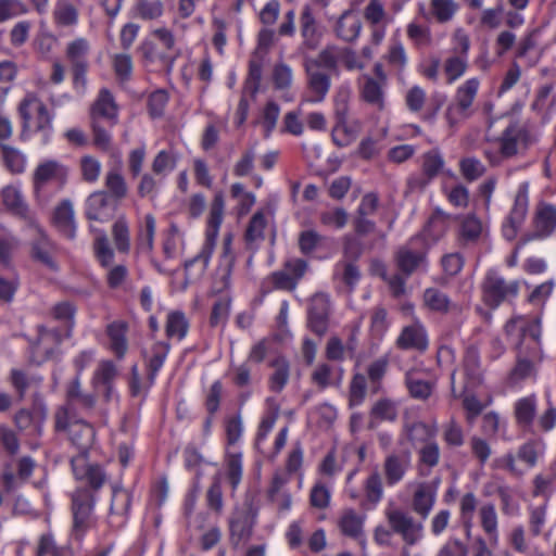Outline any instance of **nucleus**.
Instances as JSON below:
<instances>
[{
	"label": "nucleus",
	"instance_id": "6e6552de",
	"mask_svg": "<svg viewBox=\"0 0 556 556\" xmlns=\"http://www.w3.org/2000/svg\"><path fill=\"white\" fill-rule=\"evenodd\" d=\"M386 519L395 534H399L405 545L412 546L418 543L424 533V525L415 521L413 516L400 508L386 510Z\"/></svg>",
	"mask_w": 556,
	"mask_h": 556
},
{
	"label": "nucleus",
	"instance_id": "49530a36",
	"mask_svg": "<svg viewBox=\"0 0 556 556\" xmlns=\"http://www.w3.org/2000/svg\"><path fill=\"white\" fill-rule=\"evenodd\" d=\"M404 430L408 441L412 443L416 442H430L435 437L437 430L434 427H430L422 421H416L413 424H406Z\"/></svg>",
	"mask_w": 556,
	"mask_h": 556
},
{
	"label": "nucleus",
	"instance_id": "dca6fc26",
	"mask_svg": "<svg viewBox=\"0 0 556 556\" xmlns=\"http://www.w3.org/2000/svg\"><path fill=\"white\" fill-rule=\"evenodd\" d=\"M68 438L78 450V455L72 457L71 465L73 466V462L78 458H83L84 464H88L87 455L94 441L93 427L84 420H75L70 426Z\"/></svg>",
	"mask_w": 556,
	"mask_h": 556
},
{
	"label": "nucleus",
	"instance_id": "a19ab883",
	"mask_svg": "<svg viewBox=\"0 0 556 556\" xmlns=\"http://www.w3.org/2000/svg\"><path fill=\"white\" fill-rule=\"evenodd\" d=\"M156 222L152 214H147L143 225L139 227L137 236L138 249L142 252H151L154 247Z\"/></svg>",
	"mask_w": 556,
	"mask_h": 556
},
{
	"label": "nucleus",
	"instance_id": "7ed1b4c3",
	"mask_svg": "<svg viewBox=\"0 0 556 556\" xmlns=\"http://www.w3.org/2000/svg\"><path fill=\"white\" fill-rule=\"evenodd\" d=\"M224 214V198L223 195L216 194L210 210L208 216V229L206 231L205 241L200 250V252L192 258L188 260L184 264V268L186 271L187 279L189 278L190 270L194 265H199L197 269V276H202L206 270L211 256L215 247V238L218 232V228L223 220Z\"/></svg>",
	"mask_w": 556,
	"mask_h": 556
},
{
	"label": "nucleus",
	"instance_id": "bb28decb",
	"mask_svg": "<svg viewBox=\"0 0 556 556\" xmlns=\"http://www.w3.org/2000/svg\"><path fill=\"white\" fill-rule=\"evenodd\" d=\"M459 219L458 242L460 245L466 247L475 244L481 237L482 223L475 214L465 216H456Z\"/></svg>",
	"mask_w": 556,
	"mask_h": 556
},
{
	"label": "nucleus",
	"instance_id": "a211bd4d",
	"mask_svg": "<svg viewBox=\"0 0 556 556\" xmlns=\"http://www.w3.org/2000/svg\"><path fill=\"white\" fill-rule=\"evenodd\" d=\"M465 376V391L475 389L483 383L484 369L481 365L480 353L477 346L469 345L463 358Z\"/></svg>",
	"mask_w": 556,
	"mask_h": 556
},
{
	"label": "nucleus",
	"instance_id": "774afa93",
	"mask_svg": "<svg viewBox=\"0 0 556 556\" xmlns=\"http://www.w3.org/2000/svg\"><path fill=\"white\" fill-rule=\"evenodd\" d=\"M468 545L458 538H450L439 549L437 556H468Z\"/></svg>",
	"mask_w": 556,
	"mask_h": 556
},
{
	"label": "nucleus",
	"instance_id": "4be33fe9",
	"mask_svg": "<svg viewBox=\"0 0 556 556\" xmlns=\"http://www.w3.org/2000/svg\"><path fill=\"white\" fill-rule=\"evenodd\" d=\"M46 410L41 408H22L14 415V424L25 434L37 438L42 434Z\"/></svg>",
	"mask_w": 556,
	"mask_h": 556
},
{
	"label": "nucleus",
	"instance_id": "338daca9",
	"mask_svg": "<svg viewBox=\"0 0 556 556\" xmlns=\"http://www.w3.org/2000/svg\"><path fill=\"white\" fill-rule=\"evenodd\" d=\"M116 376L117 369L114 363L112 361H102L93 374L92 384L97 388L100 384L113 383Z\"/></svg>",
	"mask_w": 556,
	"mask_h": 556
},
{
	"label": "nucleus",
	"instance_id": "5701e85b",
	"mask_svg": "<svg viewBox=\"0 0 556 556\" xmlns=\"http://www.w3.org/2000/svg\"><path fill=\"white\" fill-rule=\"evenodd\" d=\"M65 405L75 410L90 412L96 405V396L91 393H86L81 389L80 377L78 375L70 381L65 391Z\"/></svg>",
	"mask_w": 556,
	"mask_h": 556
},
{
	"label": "nucleus",
	"instance_id": "2f4dec72",
	"mask_svg": "<svg viewBox=\"0 0 556 556\" xmlns=\"http://www.w3.org/2000/svg\"><path fill=\"white\" fill-rule=\"evenodd\" d=\"M480 525L484 533L489 536L491 546L498 544V518L495 505L492 503L483 504L479 508Z\"/></svg>",
	"mask_w": 556,
	"mask_h": 556
},
{
	"label": "nucleus",
	"instance_id": "e2e57ef3",
	"mask_svg": "<svg viewBox=\"0 0 556 556\" xmlns=\"http://www.w3.org/2000/svg\"><path fill=\"white\" fill-rule=\"evenodd\" d=\"M457 5L453 0H431V14L440 23H446L454 16Z\"/></svg>",
	"mask_w": 556,
	"mask_h": 556
},
{
	"label": "nucleus",
	"instance_id": "7c9ffc66",
	"mask_svg": "<svg viewBox=\"0 0 556 556\" xmlns=\"http://www.w3.org/2000/svg\"><path fill=\"white\" fill-rule=\"evenodd\" d=\"M128 325L123 320H115L108 325L106 334L110 339V348L117 358H123L128 350L126 333Z\"/></svg>",
	"mask_w": 556,
	"mask_h": 556
},
{
	"label": "nucleus",
	"instance_id": "72a5a7b5",
	"mask_svg": "<svg viewBox=\"0 0 556 556\" xmlns=\"http://www.w3.org/2000/svg\"><path fill=\"white\" fill-rule=\"evenodd\" d=\"M56 228L67 238L75 237L74 208L70 200L62 201L54 211L53 217Z\"/></svg>",
	"mask_w": 556,
	"mask_h": 556
},
{
	"label": "nucleus",
	"instance_id": "37998d69",
	"mask_svg": "<svg viewBox=\"0 0 556 556\" xmlns=\"http://www.w3.org/2000/svg\"><path fill=\"white\" fill-rule=\"evenodd\" d=\"M112 237L115 248L121 253L130 250V232L125 216H119L112 226Z\"/></svg>",
	"mask_w": 556,
	"mask_h": 556
},
{
	"label": "nucleus",
	"instance_id": "9d476101",
	"mask_svg": "<svg viewBox=\"0 0 556 556\" xmlns=\"http://www.w3.org/2000/svg\"><path fill=\"white\" fill-rule=\"evenodd\" d=\"M504 330L508 337L516 336L518 338L517 348L528 345L533 356L540 353L541 327L539 321H529L521 317L511 318L506 323Z\"/></svg>",
	"mask_w": 556,
	"mask_h": 556
},
{
	"label": "nucleus",
	"instance_id": "c85d7f7f",
	"mask_svg": "<svg viewBox=\"0 0 556 556\" xmlns=\"http://www.w3.org/2000/svg\"><path fill=\"white\" fill-rule=\"evenodd\" d=\"M300 30L303 38V47L314 50L319 43L317 22L311 7L305 5L300 15Z\"/></svg>",
	"mask_w": 556,
	"mask_h": 556
},
{
	"label": "nucleus",
	"instance_id": "1a4fd4ad",
	"mask_svg": "<svg viewBox=\"0 0 556 556\" xmlns=\"http://www.w3.org/2000/svg\"><path fill=\"white\" fill-rule=\"evenodd\" d=\"M257 510L251 501H245L240 507H237L229 519L230 541L232 545L247 542L255 525Z\"/></svg>",
	"mask_w": 556,
	"mask_h": 556
},
{
	"label": "nucleus",
	"instance_id": "e433bc0d",
	"mask_svg": "<svg viewBox=\"0 0 556 556\" xmlns=\"http://www.w3.org/2000/svg\"><path fill=\"white\" fill-rule=\"evenodd\" d=\"M452 218V215L435 207L425 228L426 235L434 241L441 239L447 231Z\"/></svg>",
	"mask_w": 556,
	"mask_h": 556
},
{
	"label": "nucleus",
	"instance_id": "f8f14e48",
	"mask_svg": "<svg viewBox=\"0 0 556 556\" xmlns=\"http://www.w3.org/2000/svg\"><path fill=\"white\" fill-rule=\"evenodd\" d=\"M556 229V207L549 203H541L535 208L533 231L521 237V243L544 239Z\"/></svg>",
	"mask_w": 556,
	"mask_h": 556
},
{
	"label": "nucleus",
	"instance_id": "c756f323",
	"mask_svg": "<svg viewBox=\"0 0 556 556\" xmlns=\"http://www.w3.org/2000/svg\"><path fill=\"white\" fill-rule=\"evenodd\" d=\"M31 254L34 260L40 262L49 269L58 270V264L54 261L55 247L41 231L33 242Z\"/></svg>",
	"mask_w": 556,
	"mask_h": 556
},
{
	"label": "nucleus",
	"instance_id": "864d4df0",
	"mask_svg": "<svg viewBox=\"0 0 556 556\" xmlns=\"http://www.w3.org/2000/svg\"><path fill=\"white\" fill-rule=\"evenodd\" d=\"M477 506L478 500L472 492H468L462 496L459 502V513L464 522L466 535L468 538L470 536L472 518Z\"/></svg>",
	"mask_w": 556,
	"mask_h": 556
},
{
	"label": "nucleus",
	"instance_id": "2eb2a0df",
	"mask_svg": "<svg viewBox=\"0 0 556 556\" xmlns=\"http://www.w3.org/2000/svg\"><path fill=\"white\" fill-rule=\"evenodd\" d=\"M412 466V453L408 450L391 453L383 462V475L387 485L393 486L401 482Z\"/></svg>",
	"mask_w": 556,
	"mask_h": 556
},
{
	"label": "nucleus",
	"instance_id": "0e129e2a",
	"mask_svg": "<svg viewBox=\"0 0 556 556\" xmlns=\"http://www.w3.org/2000/svg\"><path fill=\"white\" fill-rule=\"evenodd\" d=\"M426 305L432 311L447 312L450 307L448 296L435 288H428L424 293Z\"/></svg>",
	"mask_w": 556,
	"mask_h": 556
},
{
	"label": "nucleus",
	"instance_id": "79ce46f5",
	"mask_svg": "<svg viewBox=\"0 0 556 556\" xmlns=\"http://www.w3.org/2000/svg\"><path fill=\"white\" fill-rule=\"evenodd\" d=\"M317 65V70L328 73L336 72L338 68V53L336 47H327L321 50L314 59H306L304 66Z\"/></svg>",
	"mask_w": 556,
	"mask_h": 556
},
{
	"label": "nucleus",
	"instance_id": "c03bdc74",
	"mask_svg": "<svg viewBox=\"0 0 556 556\" xmlns=\"http://www.w3.org/2000/svg\"><path fill=\"white\" fill-rule=\"evenodd\" d=\"M271 366L274 367V372L269 378V389L279 393L289 380L290 366L283 357L276 358Z\"/></svg>",
	"mask_w": 556,
	"mask_h": 556
},
{
	"label": "nucleus",
	"instance_id": "603ef678",
	"mask_svg": "<svg viewBox=\"0 0 556 556\" xmlns=\"http://www.w3.org/2000/svg\"><path fill=\"white\" fill-rule=\"evenodd\" d=\"M2 201L8 210L12 213L25 216L27 213V205L18 189L12 186H7L2 190Z\"/></svg>",
	"mask_w": 556,
	"mask_h": 556
},
{
	"label": "nucleus",
	"instance_id": "0eeeda50",
	"mask_svg": "<svg viewBox=\"0 0 556 556\" xmlns=\"http://www.w3.org/2000/svg\"><path fill=\"white\" fill-rule=\"evenodd\" d=\"M386 519L395 534H399L405 545L412 546L418 543L424 533V525L415 521L413 516L400 508L386 510Z\"/></svg>",
	"mask_w": 556,
	"mask_h": 556
},
{
	"label": "nucleus",
	"instance_id": "cd10ccee",
	"mask_svg": "<svg viewBox=\"0 0 556 556\" xmlns=\"http://www.w3.org/2000/svg\"><path fill=\"white\" fill-rule=\"evenodd\" d=\"M366 520L365 515L356 513L352 508L344 509L340 519L339 528L341 532L349 538L365 541L364 538V523Z\"/></svg>",
	"mask_w": 556,
	"mask_h": 556
},
{
	"label": "nucleus",
	"instance_id": "423d86ee",
	"mask_svg": "<svg viewBox=\"0 0 556 556\" xmlns=\"http://www.w3.org/2000/svg\"><path fill=\"white\" fill-rule=\"evenodd\" d=\"M399 270L409 277L419 268L427 265V247L420 236L412 238L406 244L399 248L394 255Z\"/></svg>",
	"mask_w": 556,
	"mask_h": 556
},
{
	"label": "nucleus",
	"instance_id": "69168bd1",
	"mask_svg": "<svg viewBox=\"0 0 556 556\" xmlns=\"http://www.w3.org/2000/svg\"><path fill=\"white\" fill-rule=\"evenodd\" d=\"M460 173L468 181H473L483 176L485 166L476 157H464L459 162Z\"/></svg>",
	"mask_w": 556,
	"mask_h": 556
},
{
	"label": "nucleus",
	"instance_id": "58836bf2",
	"mask_svg": "<svg viewBox=\"0 0 556 556\" xmlns=\"http://www.w3.org/2000/svg\"><path fill=\"white\" fill-rule=\"evenodd\" d=\"M91 231L96 233V238L93 241V252L103 267H109L113 264L114 261V251L110 247L108 236L104 230L96 229L90 227Z\"/></svg>",
	"mask_w": 556,
	"mask_h": 556
},
{
	"label": "nucleus",
	"instance_id": "a18cd8bd",
	"mask_svg": "<svg viewBox=\"0 0 556 556\" xmlns=\"http://www.w3.org/2000/svg\"><path fill=\"white\" fill-rule=\"evenodd\" d=\"M169 351V344L165 342H156L152 346V355L148 359L147 365L149 369L148 378L150 383L152 384L155 380V377L159 370L162 368L167 354Z\"/></svg>",
	"mask_w": 556,
	"mask_h": 556
},
{
	"label": "nucleus",
	"instance_id": "393cba45",
	"mask_svg": "<svg viewBox=\"0 0 556 556\" xmlns=\"http://www.w3.org/2000/svg\"><path fill=\"white\" fill-rule=\"evenodd\" d=\"M362 22L357 13L348 10L338 18L334 33L338 38L345 42L355 41L361 33Z\"/></svg>",
	"mask_w": 556,
	"mask_h": 556
},
{
	"label": "nucleus",
	"instance_id": "c9c22d12",
	"mask_svg": "<svg viewBox=\"0 0 556 556\" xmlns=\"http://www.w3.org/2000/svg\"><path fill=\"white\" fill-rule=\"evenodd\" d=\"M518 350V361L513 369V377L516 379H525L530 377L534 371L533 362L540 361L542 357V350L540 349V353L538 355H532L531 350L528 349V345L519 346Z\"/></svg>",
	"mask_w": 556,
	"mask_h": 556
},
{
	"label": "nucleus",
	"instance_id": "ea45409f",
	"mask_svg": "<svg viewBox=\"0 0 556 556\" xmlns=\"http://www.w3.org/2000/svg\"><path fill=\"white\" fill-rule=\"evenodd\" d=\"M528 189L529 184L523 182L519 186L516 193L514 206L507 217V220L514 225L521 226L526 217L528 211Z\"/></svg>",
	"mask_w": 556,
	"mask_h": 556
},
{
	"label": "nucleus",
	"instance_id": "6ab92c4d",
	"mask_svg": "<svg viewBox=\"0 0 556 556\" xmlns=\"http://www.w3.org/2000/svg\"><path fill=\"white\" fill-rule=\"evenodd\" d=\"M479 85L480 83L477 78H470L457 88L455 104H451L446 111V116L451 124L453 123V111H456L463 117H468L470 115L469 109L477 96Z\"/></svg>",
	"mask_w": 556,
	"mask_h": 556
},
{
	"label": "nucleus",
	"instance_id": "aec40b11",
	"mask_svg": "<svg viewBox=\"0 0 556 556\" xmlns=\"http://www.w3.org/2000/svg\"><path fill=\"white\" fill-rule=\"evenodd\" d=\"M307 76L308 102L325 100L331 86L330 73L317 70V65L304 66Z\"/></svg>",
	"mask_w": 556,
	"mask_h": 556
},
{
	"label": "nucleus",
	"instance_id": "a878e982",
	"mask_svg": "<svg viewBox=\"0 0 556 556\" xmlns=\"http://www.w3.org/2000/svg\"><path fill=\"white\" fill-rule=\"evenodd\" d=\"M404 382L410 397L418 401H427L435 389V382L421 379L415 368L405 372Z\"/></svg>",
	"mask_w": 556,
	"mask_h": 556
},
{
	"label": "nucleus",
	"instance_id": "9b49d317",
	"mask_svg": "<svg viewBox=\"0 0 556 556\" xmlns=\"http://www.w3.org/2000/svg\"><path fill=\"white\" fill-rule=\"evenodd\" d=\"M331 313L330 298L326 293L314 294L308 303L307 326L317 336L323 337L329 326Z\"/></svg>",
	"mask_w": 556,
	"mask_h": 556
},
{
	"label": "nucleus",
	"instance_id": "f257e3e1",
	"mask_svg": "<svg viewBox=\"0 0 556 556\" xmlns=\"http://www.w3.org/2000/svg\"><path fill=\"white\" fill-rule=\"evenodd\" d=\"M73 473L77 480L85 482L71 494L72 535L80 540L96 522L93 510L97 493L106 482V475L99 465L84 464L83 458L73 462Z\"/></svg>",
	"mask_w": 556,
	"mask_h": 556
},
{
	"label": "nucleus",
	"instance_id": "052dcab7",
	"mask_svg": "<svg viewBox=\"0 0 556 556\" xmlns=\"http://www.w3.org/2000/svg\"><path fill=\"white\" fill-rule=\"evenodd\" d=\"M89 42L78 38L67 45L66 56L72 65L88 63Z\"/></svg>",
	"mask_w": 556,
	"mask_h": 556
},
{
	"label": "nucleus",
	"instance_id": "5fc2aeb1",
	"mask_svg": "<svg viewBox=\"0 0 556 556\" xmlns=\"http://www.w3.org/2000/svg\"><path fill=\"white\" fill-rule=\"evenodd\" d=\"M357 137V130L355 127L350 126L348 121L336 122V125L331 131V138L333 143L339 148L350 146Z\"/></svg>",
	"mask_w": 556,
	"mask_h": 556
},
{
	"label": "nucleus",
	"instance_id": "4d7b16f0",
	"mask_svg": "<svg viewBox=\"0 0 556 556\" xmlns=\"http://www.w3.org/2000/svg\"><path fill=\"white\" fill-rule=\"evenodd\" d=\"M188 321L181 312L169 313L166 320V334L169 338L181 340L188 331Z\"/></svg>",
	"mask_w": 556,
	"mask_h": 556
},
{
	"label": "nucleus",
	"instance_id": "13d9d810",
	"mask_svg": "<svg viewBox=\"0 0 556 556\" xmlns=\"http://www.w3.org/2000/svg\"><path fill=\"white\" fill-rule=\"evenodd\" d=\"M367 380L362 374H355L349 388V404L351 407L361 405L366 396Z\"/></svg>",
	"mask_w": 556,
	"mask_h": 556
},
{
	"label": "nucleus",
	"instance_id": "ddd939ff",
	"mask_svg": "<svg viewBox=\"0 0 556 556\" xmlns=\"http://www.w3.org/2000/svg\"><path fill=\"white\" fill-rule=\"evenodd\" d=\"M118 203L106 191H96L86 201V217L101 223L109 222L115 214Z\"/></svg>",
	"mask_w": 556,
	"mask_h": 556
},
{
	"label": "nucleus",
	"instance_id": "de8ad7c7",
	"mask_svg": "<svg viewBox=\"0 0 556 556\" xmlns=\"http://www.w3.org/2000/svg\"><path fill=\"white\" fill-rule=\"evenodd\" d=\"M105 187L109 195L117 203L126 198L128 187L125 178L117 170H109L105 175Z\"/></svg>",
	"mask_w": 556,
	"mask_h": 556
},
{
	"label": "nucleus",
	"instance_id": "6e6d98bb",
	"mask_svg": "<svg viewBox=\"0 0 556 556\" xmlns=\"http://www.w3.org/2000/svg\"><path fill=\"white\" fill-rule=\"evenodd\" d=\"M365 497L368 503L376 506L383 497V484L378 471L371 472L364 483Z\"/></svg>",
	"mask_w": 556,
	"mask_h": 556
},
{
	"label": "nucleus",
	"instance_id": "4c0bfd02",
	"mask_svg": "<svg viewBox=\"0 0 556 556\" xmlns=\"http://www.w3.org/2000/svg\"><path fill=\"white\" fill-rule=\"evenodd\" d=\"M36 556H74V551L71 544L58 545L51 533H45L38 540Z\"/></svg>",
	"mask_w": 556,
	"mask_h": 556
},
{
	"label": "nucleus",
	"instance_id": "3c124183",
	"mask_svg": "<svg viewBox=\"0 0 556 556\" xmlns=\"http://www.w3.org/2000/svg\"><path fill=\"white\" fill-rule=\"evenodd\" d=\"M386 84L377 81L375 78L366 77L362 87L363 99L379 109L383 108V87Z\"/></svg>",
	"mask_w": 556,
	"mask_h": 556
},
{
	"label": "nucleus",
	"instance_id": "f704fd0d",
	"mask_svg": "<svg viewBox=\"0 0 556 556\" xmlns=\"http://www.w3.org/2000/svg\"><path fill=\"white\" fill-rule=\"evenodd\" d=\"M434 503L435 492L432 488L427 483L419 484L413 495V510L422 519H426L432 510Z\"/></svg>",
	"mask_w": 556,
	"mask_h": 556
},
{
	"label": "nucleus",
	"instance_id": "20e7f679",
	"mask_svg": "<svg viewBox=\"0 0 556 556\" xmlns=\"http://www.w3.org/2000/svg\"><path fill=\"white\" fill-rule=\"evenodd\" d=\"M482 300L491 308L517 296L519 282L506 281L496 270H489L481 285Z\"/></svg>",
	"mask_w": 556,
	"mask_h": 556
},
{
	"label": "nucleus",
	"instance_id": "39448f33",
	"mask_svg": "<svg viewBox=\"0 0 556 556\" xmlns=\"http://www.w3.org/2000/svg\"><path fill=\"white\" fill-rule=\"evenodd\" d=\"M18 113L23 119V131H50L52 114L47 105L34 94L25 97L18 105Z\"/></svg>",
	"mask_w": 556,
	"mask_h": 556
},
{
	"label": "nucleus",
	"instance_id": "b1692460",
	"mask_svg": "<svg viewBox=\"0 0 556 556\" xmlns=\"http://www.w3.org/2000/svg\"><path fill=\"white\" fill-rule=\"evenodd\" d=\"M396 346L402 350L425 351L428 348L426 331L419 324L406 326L396 340Z\"/></svg>",
	"mask_w": 556,
	"mask_h": 556
},
{
	"label": "nucleus",
	"instance_id": "f03ea898",
	"mask_svg": "<svg viewBox=\"0 0 556 556\" xmlns=\"http://www.w3.org/2000/svg\"><path fill=\"white\" fill-rule=\"evenodd\" d=\"M534 141V137L525 123L510 121L495 139L497 153L485 152L492 165H498L502 159H511L523 153Z\"/></svg>",
	"mask_w": 556,
	"mask_h": 556
},
{
	"label": "nucleus",
	"instance_id": "473e14b6",
	"mask_svg": "<svg viewBox=\"0 0 556 556\" xmlns=\"http://www.w3.org/2000/svg\"><path fill=\"white\" fill-rule=\"evenodd\" d=\"M130 505V493L123 488L114 486L112 489V500L110 506V517L112 518V522H116L118 526L124 523Z\"/></svg>",
	"mask_w": 556,
	"mask_h": 556
},
{
	"label": "nucleus",
	"instance_id": "bf43d9fd",
	"mask_svg": "<svg viewBox=\"0 0 556 556\" xmlns=\"http://www.w3.org/2000/svg\"><path fill=\"white\" fill-rule=\"evenodd\" d=\"M226 473L232 490H236L242 478V456L240 453H231L226 456Z\"/></svg>",
	"mask_w": 556,
	"mask_h": 556
},
{
	"label": "nucleus",
	"instance_id": "f3484780",
	"mask_svg": "<svg viewBox=\"0 0 556 556\" xmlns=\"http://www.w3.org/2000/svg\"><path fill=\"white\" fill-rule=\"evenodd\" d=\"M444 166V160L437 150H431L422 155V173L412 176L408 186L413 190H424L429 182L439 175Z\"/></svg>",
	"mask_w": 556,
	"mask_h": 556
},
{
	"label": "nucleus",
	"instance_id": "8fccbe9b",
	"mask_svg": "<svg viewBox=\"0 0 556 556\" xmlns=\"http://www.w3.org/2000/svg\"><path fill=\"white\" fill-rule=\"evenodd\" d=\"M468 67L467 58L464 55H451L448 56L443 64V72L446 76V83L453 84L458 78H460Z\"/></svg>",
	"mask_w": 556,
	"mask_h": 556
},
{
	"label": "nucleus",
	"instance_id": "09e8293b",
	"mask_svg": "<svg viewBox=\"0 0 556 556\" xmlns=\"http://www.w3.org/2000/svg\"><path fill=\"white\" fill-rule=\"evenodd\" d=\"M53 20L59 26H73L78 21V11L67 1H58L53 10Z\"/></svg>",
	"mask_w": 556,
	"mask_h": 556
},
{
	"label": "nucleus",
	"instance_id": "412c9836",
	"mask_svg": "<svg viewBox=\"0 0 556 556\" xmlns=\"http://www.w3.org/2000/svg\"><path fill=\"white\" fill-rule=\"evenodd\" d=\"M90 119L103 122L109 127L117 123V105L108 89H101L90 110Z\"/></svg>",
	"mask_w": 556,
	"mask_h": 556
},
{
	"label": "nucleus",
	"instance_id": "4468645a",
	"mask_svg": "<svg viewBox=\"0 0 556 556\" xmlns=\"http://www.w3.org/2000/svg\"><path fill=\"white\" fill-rule=\"evenodd\" d=\"M68 169L62 163L47 160L40 163L33 174V185L36 193H39L49 182L63 185L66 181Z\"/></svg>",
	"mask_w": 556,
	"mask_h": 556
},
{
	"label": "nucleus",
	"instance_id": "680f3d73",
	"mask_svg": "<svg viewBox=\"0 0 556 556\" xmlns=\"http://www.w3.org/2000/svg\"><path fill=\"white\" fill-rule=\"evenodd\" d=\"M135 9L142 20H156L163 14L161 0H136Z\"/></svg>",
	"mask_w": 556,
	"mask_h": 556
}]
</instances>
